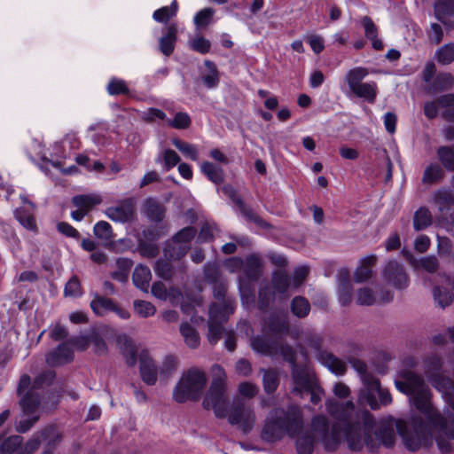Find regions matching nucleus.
<instances>
[{
	"mask_svg": "<svg viewBox=\"0 0 454 454\" xmlns=\"http://www.w3.org/2000/svg\"><path fill=\"white\" fill-rule=\"evenodd\" d=\"M442 365L441 358L431 355L424 360L423 369L432 385L443 395L453 413L442 415L436 411L430 403V391L424 380L411 372H404L403 379L395 380V385L409 396L416 409L425 415L427 423L415 416L409 424L393 419L377 424L369 411L355 412L352 401L340 403L328 399L326 411L336 423L330 427L325 416L314 417L311 427L315 435L330 451L336 450L343 439L352 450L357 451L366 446L370 451H375L380 444L387 448L395 444L396 428L409 450L415 451L423 445H429L434 439L442 453L449 452V441L454 440V384L442 375Z\"/></svg>",
	"mask_w": 454,
	"mask_h": 454,
	"instance_id": "f257e3e1",
	"label": "nucleus"
},
{
	"mask_svg": "<svg viewBox=\"0 0 454 454\" xmlns=\"http://www.w3.org/2000/svg\"><path fill=\"white\" fill-rule=\"evenodd\" d=\"M55 374L53 372L49 371L45 373L39 375L34 381L33 386H30V378L27 375H23L20 378L18 394L21 396L20 406L25 419H22L17 425L16 429L20 433L28 431L34 423L38 419L39 416L36 413L39 406V395L37 390L42 388L45 384L49 385Z\"/></svg>",
	"mask_w": 454,
	"mask_h": 454,
	"instance_id": "f03ea898",
	"label": "nucleus"
},
{
	"mask_svg": "<svg viewBox=\"0 0 454 454\" xmlns=\"http://www.w3.org/2000/svg\"><path fill=\"white\" fill-rule=\"evenodd\" d=\"M302 428V415L296 405L288 407L286 411L277 409L270 413L262 431V438L267 442L281 439L286 434L291 437L297 435Z\"/></svg>",
	"mask_w": 454,
	"mask_h": 454,
	"instance_id": "7ed1b4c3",
	"label": "nucleus"
},
{
	"mask_svg": "<svg viewBox=\"0 0 454 454\" xmlns=\"http://www.w3.org/2000/svg\"><path fill=\"white\" fill-rule=\"evenodd\" d=\"M282 354L292 365V393L297 395L309 393L310 402L313 404L321 402L324 390L318 386L315 373L310 367L297 365L294 360V352L288 347L283 349Z\"/></svg>",
	"mask_w": 454,
	"mask_h": 454,
	"instance_id": "20e7f679",
	"label": "nucleus"
},
{
	"mask_svg": "<svg viewBox=\"0 0 454 454\" xmlns=\"http://www.w3.org/2000/svg\"><path fill=\"white\" fill-rule=\"evenodd\" d=\"M212 382L203 399V407L213 410L216 418L223 419L227 415V408L230 405L226 395L227 376L224 370L218 364L211 368Z\"/></svg>",
	"mask_w": 454,
	"mask_h": 454,
	"instance_id": "39448f33",
	"label": "nucleus"
},
{
	"mask_svg": "<svg viewBox=\"0 0 454 454\" xmlns=\"http://www.w3.org/2000/svg\"><path fill=\"white\" fill-rule=\"evenodd\" d=\"M207 384L204 372L192 368L183 373L173 390V397L177 403L198 400Z\"/></svg>",
	"mask_w": 454,
	"mask_h": 454,
	"instance_id": "423d86ee",
	"label": "nucleus"
},
{
	"mask_svg": "<svg viewBox=\"0 0 454 454\" xmlns=\"http://www.w3.org/2000/svg\"><path fill=\"white\" fill-rule=\"evenodd\" d=\"M217 306H213L209 309L208 320V334L207 340L210 344L215 345L218 340L224 336V346L229 351H233L236 348V339L232 331H229L223 326L227 317L233 313L231 304L224 308V311L218 317Z\"/></svg>",
	"mask_w": 454,
	"mask_h": 454,
	"instance_id": "0eeeda50",
	"label": "nucleus"
},
{
	"mask_svg": "<svg viewBox=\"0 0 454 454\" xmlns=\"http://www.w3.org/2000/svg\"><path fill=\"white\" fill-rule=\"evenodd\" d=\"M262 268L261 259L257 255L251 254L246 258L243 273L239 277V290L243 304L247 307L254 303L253 283L259 278Z\"/></svg>",
	"mask_w": 454,
	"mask_h": 454,
	"instance_id": "6e6552de",
	"label": "nucleus"
},
{
	"mask_svg": "<svg viewBox=\"0 0 454 454\" xmlns=\"http://www.w3.org/2000/svg\"><path fill=\"white\" fill-rule=\"evenodd\" d=\"M304 341L308 347L317 352V359L322 365L336 375H343L345 373L347 367L346 364L341 359L330 352L319 350L321 347V338L317 333L312 332L305 333Z\"/></svg>",
	"mask_w": 454,
	"mask_h": 454,
	"instance_id": "1a4fd4ad",
	"label": "nucleus"
},
{
	"mask_svg": "<svg viewBox=\"0 0 454 454\" xmlns=\"http://www.w3.org/2000/svg\"><path fill=\"white\" fill-rule=\"evenodd\" d=\"M364 389L361 391L359 401L362 403L369 405L372 409L376 410L380 404L377 401V395L382 405H387L392 402L389 392L381 388L378 379L374 377H364Z\"/></svg>",
	"mask_w": 454,
	"mask_h": 454,
	"instance_id": "9d476101",
	"label": "nucleus"
},
{
	"mask_svg": "<svg viewBox=\"0 0 454 454\" xmlns=\"http://www.w3.org/2000/svg\"><path fill=\"white\" fill-rule=\"evenodd\" d=\"M228 421L237 426L244 434H248L255 424V414L252 407L244 403L235 404L231 411L227 408Z\"/></svg>",
	"mask_w": 454,
	"mask_h": 454,
	"instance_id": "9b49d317",
	"label": "nucleus"
},
{
	"mask_svg": "<svg viewBox=\"0 0 454 454\" xmlns=\"http://www.w3.org/2000/svg\"><path fill=\"white\" fill-rule=\"evenodd\" d=\"M195 234L196 230L193 227H185L182 229L173 238V247L171 249L165 247V256L169 259H179L184 256L189 249L187 243L195 237Z\"/></svg>",
	"mask_w": 454,
	"mask_h": 454,
	"instance_id": "f8f14e48",
	"label": "nucleus"
},
{
	"mask_svg": "<svg viewBox=\"0 0 454 454\" xmlns=\"http://www.w3.org/2000/svg\"><path fill=\"white\" fill-rule=\"evenodd\" d=\"M136 214L135 200L129 198L106 210V216L116 223L132 221Z\"/></svg>",
	"mask_w": 454,
	"mask_h": 454,
	"instance_id": "ddd939ff",
	"label": "nucleus"
},
{
	"mask_svg": "<svg viewBox=\"0 0 454 454\" xmlns=\"http://www.w3.org/2000/svg\"><path fill=\"white\" fill-rule=\"evenodd\" d=\"M385 280L398 289H403L408 286L409 278L404 271L403 266L398 262L389 261L383 271Z\"/></svg>",
	"mask_w": 454,
	"mask_h": 454,
	"instance_id": "4468645a",
	"label": "nucleus"
},
{
	"mask_svg": "<svg viewBox=\"0 0 454 454\" xmlns=\"http://www.w3.org/2000/svg\"><path fill=\"white\" fill-rule=\"evenodd\" d=\"M434 301L442 308H445L453 301L454 299V274L450 280L444 277L442 285H437L433 289Z\"/></svg>",
	"mask_w": 454,
	"mask_h": 454,
	"instance_id": "2eb2a0df",
	"label": "nucleus"
},
{
	"mask_svg": "<svg viewBox=\"0 0 454 454\" xmlns=\"http://www.w3.org/2000/svg\"><path fill=\"white\" fill-rule=\"evenodd\" d=\"M140 374L142 380L147 385H154L159 375V366L156 367L153 359L146 351L139 355Z\"/></svg>",
	"mask_w": 454,
	"mask_h": 454,
	"instance_id": "dca6fc26",
	"label": "nucleus"
},
{
	"mask_svg": "<svg viewBox=\"0 0 454 454\" xmlns=\"http://www.w3.org/2000/svg\"><path fill=\"white\" fill-rule=\"evenodd\" d=\"M402 254L415 270L422 269L429 273H433L439 268V262L434 255H427L417 259L411 252L406 249H403Z\"/></svg>",
	"mask_w": 454,
	"mask_h": 454,
	"instance_id": "f3484780",
	"label": "nucleus"
},
{
	"mask_svg": "<svg viewBox=\"0 0 454 454\" xmlns=\"http://www.w3.org/2000/svg\"><path fill=\"white\" fill-rule=\"evenodd\" d=\"M151 291L157 299L168 301L173 305H177L183 299L182 293L178 288L170 287L168 289L162 282L153 283Z\"/></svg>",
	"mask_w": 454,
	"mask_h": 454,
	"instance_id": "a211bd4d",
	"label": "nucleus"
},
{
	"mask_svg": "<svg viewBox=\"0 0 454 454\" xmlns=\"http://www.w3.org/2000/svg\"><path fill=\"white\" fill-rule=\"evenodd\" d=\"M251 347L252 348L262 355L266 356H276L278 354L281 355L285 360H286L282 354L283 349L289 346H280L279 348L276 343L270 342L265 337L263 336H257L251 340ZM290 348L293 350V348L290 347Z\"/></svg>",
	"mask_w": 454,
	"mask_h": 454,
	"instance_id": "6ab92c4d",
	"label": "nucleus"
},
{
	"mask_svg": "<svg viewBox=\"0 0 454 454\" xmlns=\"http://www.w3.org/2000/svg\"><path fill=\"white\" fill-rule=\"evenodd\" d=\"M73 356V349L69 347V343L64 342L48 354L46 362L51 366H58L72 361Z\"/></svg>",
	"mask_w": 454,
	"mask_h": 454,
	"instance_id": "aec40b11",
	"label": "nucleus"
},
{
	"mask_svg": "<svg viewBox=\"0 0 454 454\" xmlns=\"http://www.w3.org/2000/svg\"><path fill=\"white\" fill-rule=\"evenodd\" d=\"M263 332L273 334H286L288 333V323L285 314H274L270 317L263 325Z\"/></svg>",
	"mask_w": 454,
	"mask_h": 454,
	"instance_id": "412c9836",
	"label": "nucleus"
},
{
	"mask_svg": "<svg viewBox=\"0 0 454 454\" xmlns=\"http://www.w3.org/2000/svg\"><path fill=\"white\" fill-rule=\"evenodd\" d=\"M177 30L178 27L176 23L169 24L166 28V33L159 40L160 51L165 56H169L174 51Z\"/></svg>",
	"mask_w": 454,
	"mask_h": 454,
	"instance_id": "4be33fe9",
	"label": "nucleus"
},
{
	"mask_svg": "<svg viewBox=\"0 0 454 454\" xmlns=\"http://www.w3.org/2000/svg\"><path fill=\"white\" fill-rule=\"evenodd\" d=\"M443 213L454 205V192L449 188H441L433 193L431 200Z\"/></svg>",
	"mask_w": 454,
	"mask_h": 454,
	"instance_id": "5701e85b",
	"label": "nucleus"
},
{
	"mask_svg": "<svg viewBox=\"0 0 454 454\" xmlns=\"http://www.w3.org/2000/svg\"><path fill=\"white\" fill-rule=\"evenodd\" d=\"M376 262V256L372 254L361 260L359 267L354 273V279L356 282L361 283L367 281L372 276V267Z\"/></svg>",
	"mask_w": 454,
	"mask_h": 454,
	"instance_id": "b1692460",
	"label": "nucleus"
},
{
	"mask_svg": "<svg viewBox=\"0 0 454 454\" xmlns=\"http://www.w3.org/2000/svg\"><path fill=\"white\" fill-rule=\"evenodd\" d=\"M338 295L341 305H348L352 301V285L347 272H342L339 276Z\"/></svg>",
	"mask_w": 454,
	"mask_h": 454,
	"instance_id": "393cba45",
	"label": "nucleus"
},
{
	"mask_svg": "<svg viewBox=\"0 0 454 454\" xmlns=\"http://www.w3.org/2000/svg\"><path fill=\"white\" fill-rule=\"evenodd\" d=\"M151 279L152 274L148 267L139 264L135 268L132 280L137 288L144 292H147Z\"/></svg>",
	"mask_w": 454,
	"mask_h": 454,
	"instance_id": "a878e982",
	"label": "nucleus"
},
{
	"mask_svg": "<svg viewBox=\"0 0 454 454\" xmlns=\"http://www.w3.org/2000/svg\"><path fill=\"white\" fill-rule=\"evenodd\" d=\"M362 25L364 28L366 38L372 42V48L377 51L382 50L384 44L382 41L378 38V28L372 20L368 16H364L362 19Z\"/></svg>",
	"mask_w": 454,
	"mask_h": 454,
	"instance_id": "bb28decb",
	"label": "nucleus"
},
{
	"mask_svg": "<svg viewBox=\"0 0 454 454\" xmlns=\"http://www.w3.org/2000/svg\"><path fill=\"white\" fill-rule=\"evenodd\" d=\"M225 293H226V285L223 282H220L219 284H216L214 286V295L215 297L219 300V302L214 303L211 305L209 309L213 306H217V314L218 317H220L221 314L224 311V308L230 305V302L231 304V307L234 309L233 306V300L230 298H225Z\"/></svg>",
	"mask_w": 454,
	"mask_h": 454,
	"instance_id": "cd10ccee",
	"label": "nucleus"
},
{
	"mask_svg": "<svg viewBox=\"0 0 454 454\" xmlns=\"http://www.w3.org/2000/svg\"><path fill=\"white\" fill-rule=\"evenodd\" d=\"M262 372V385L267 394L275 392L279 384V376L277 371L273 369H261Z\"/></svg>",
	"mask_w": 454,
	"mask_h": 454,
	"instance_id": "c85d7f7f",
	"label": "nucleus"
},
{
	"mask_svg": "<svg viewBox=\"0 0 454 454\" xmlns=\"http://www.w3.org/2000/svg\"><path fill=\"white\" fill-rule=\"evenodd\" d=\"M435 18L446 24L445 18L454 14V0H438L434 4Z\"/></svg>",
	"mask_w": 454,
	"mask_h": 454,
	"instance_id": "c756f323",
	"label": "nucleus"
},
{
	"mask_svg": "<svg viewBox=\"0 0 454 454\" xmlns=\"http://www.w3.org/2000/svg\"><path fill=\"white\" fill-rule=\"evenodd\" d=\"M73 204L88 213L93 207L101 202V199L96 194L77 195L73 198Z\"/></svg>",
	"mask_w": 454,
	"mask_h": 454,
	"instance_id": "7c9ffc66",
	"label": "nucleus"
},
{
	"mask_svg": "<svg viewBox=\"0 0 454 454\" xmlns=\"http://www.w3.org/2000/svg\"><path fill=\"white\" fill-rule=\"evenodd\" d=\"M434 59L442 66L451 64L454 61V43H445L438 48L434 53Z\"/></svg>",
	"mask_w": 454,
	"mask_h": 454,
	"instance_id": "2f4dec72",
	"label": "nucleus"
},
{
	"mask_svg": "<svg viewBox=\"0 0 454 454\" xmlns=\"http://www.w3.org/2000/svg\"><path fill=\"white\" fill-rule=\"evenodd\" d=\"M367 74L368 71L364 67H359L349 70L345 76V80L350 90L353 91L359 85L363 84L362 81Z\"/></svg>",
	"mask_w": 454,
	"mask_h": 454,
	"instance_id": "473e14b6",
	"label": "nucleus"
},
{
	"mask_svg": "<svg viewBox=\"0 0 454 454\" xmlns=\"http://www.w3.org/2000/svg\"><path fill=\"white\" fill-rule=\"evenodd\" d=\"M352 92L356 97L362 98L368 102L372 103L377 97V85L374 82H364Z\"/></svg>",
	"mask_w": 454,
	"mask_h": 454,
	"instance_id": "72a5a7b5",
	"label": "nucleus"
},
{
	"mask_svg": "<svg viewBox=\"0 0 454 454\" xmlns=\"http://www.w3.org/2000/svg\"><path fill=\"white\" fill-rule=\"evenodd\" d=\"M432 223V215L427 207L419 208L413 216V227L416 231H421Z\"/></svg>",
	"mask_w": 454,
	"mask_h": 454,
	"instance_id": "f704fd0d",
	"label": "nucleus"
},
{
	"mask_svg": "<svg viewBox=\"0 0 454 454\" xmlns=\"http://www.w3.org/2000/svg\"><path fill=\"white\" fill-rule=\"evenodd\" d=\"M145 213L152 221L159 222L164 216V208L155 200L147 199L145 203Z\"/></svg>",
	"mask_w": 454,
	"mask_h": 454,
	"instance_id": "c9c22d12",
	"label": "nucleus"
},
{
	"mask_svg": "<svg viewBox=\"0 0 454 454\" xmlns=\"http://www.w3.org/2000/svg\"><path fill=\"white\" fill-rule=\"evenodd\" d=\"M201 171L207 177L215 184H220L223 180V169L208 161L201 164Z\"/></svg>",
	"mask_w": 454,
	"mask_h": 454,
	"instance_id": "e433bc0d",
	"label": "nucleus"
},
{
	"mask_svg": "<svg viewBox=\"0 0 454 454\" xmlns=\"http://www.w3.org/2000/svg\"><path fill=\"white\" fill-rule=\"evenodd\" d=\"M119 344L121 345V349L122 355L124 356L126 362L129 365L133 366L136 364V356L137 350L132 341L128 339L126 336L120 337Z\"/></svg>",
	"mask_w": 454,
	"mask_h": 454,
	"instance_id": "4c0bfd02",
	"label": "nucleus"
},
{
	"mask_svg": "<svg viewBox=\"0 0 454 454\" xmlns=\"http://www.w3.org/2000/svg\"><path fill=\"white\" fill-rule=\"evenodd\" d=\"M437 155L447 170L454 171V145L452 146H440L437 149Z\"/></svg>",
	"mask_w": 454,
	"mask_h": 454,
	"instance_id": "58836bf2",
	"label": "nucleus"
},
{
	"mask_svg": "<svg viewBox=\"0 0 454 454\" xmlns=\"http://www.w3.org/2000/svg\"><path fill=\"white\" fill-rule=\"evenodd\" d=\"M272 284L274 289L280 294H286L292 287L291 281L286 272L278 270L273 273Z\"/></svg>",
	"mask_w": 454,
	"mask_h": 454,
	"instance_id": "ea45409f",
	"label": "nucleus"
},
{
	"mask_svg": "<svg viewBox=\"0 0 454 454\" xmlns=\"http://www.w3.org/2000/svg\"><path fill=\"white\" fill-rule=\"evenodd\" d=\"M180 332L184 340L188 347L191 348H196L200 345V336L197 331L192 328L189 324H182L180 326Z\"/></svg>",
	"mask_w": 454,
	"mask_h": 454,
	"instance_id": "a19ab883",
	"label": "nucleus"
},
{
	"mask_svg": "<svg viewBox=\"0 0 454 454\" xmlns=\"http://www.w3.org/2000/svg\"><path fill=\"white\" fill-rule=\"evenodd\" d=\"M177 9V3L176 0H174L169 6H164L156 10L153 14V18L157 22H167L171 18L176 16Z\"/></svg>",
	"mask_w": 454,
	"mask_h": 454,
	"instance_id": "79ce46f5",
	"label": "nucleus"
},
{
	"mask_svg": "<svg viewBox=\"0 0 454 454\" xmlns=\"http://www.w3.org/2000/svg\"><path fill=\"white\" fill-rule=\"evenodd\" d=\"M443 176V170L438 163L429 164L422 176V182L427 184H431L440 180Z\"/></svg>",
	"mask_w": 454,
	"mask_h": 454,
	"instance_id": "37998d69",
	"label": "nucleus"
},
{
	"mask_svg": "<svg viewBox=\"0 0 454 454\" xmlns=\"http://www.w3.org/2000/svg\"><path fill=\"white\" fill-rule=\"evenodd\" d=\"M114 302L111 299L96 296L90 301V308L93 312L98 316H104L113 309Z\"/></svg>",
	"mask_w": 454,
	"mask_h": 454,
	"instance_id": "c03bdc74",
	"label": "nucleus"
},
{
	"mask_svg": "<svg viewBox=\"0 0 454 454\" xmlns=\"http://www.w3.org/2000/svg\"><path fill=\"white\" fill-rule=\"evenodd\" d=\"M156 160L158 162L162 160L164 170L168 171L169 169L174 168L176 164H178V162L180 161V157L175 151H173L171 149H164L159 154Z\"/></svg>",
	"mask_w": 454,
	"mask_h": 454,
	"instance_id": "a18cd8bd",
	"label": "nucleus"
},
{
	"mask_svg": "<svg viewBox=\"0 0 454 454\" xmlns=\"http://www.w3.org/2000/svg\"><path fill=\"white\" fill-rule=\"evenodd\" d=\"M178 366V360L174 356H167L159 366V375L162 379L170 376Z\"/></svg>",
	"mask_w": 454,
	"mask_h": 454,
	"instance_id": "49530a36",
	"label": "nucleus"
},
{
	"mask_svg": "<svg viewBox=\"0 0 454 454\" xmlns=\"http://www.w3.org/2000/svg\"><path fill=\"white\" fill-rule=\"evenodd\" d=\"M15 218L27 230L32 231H36V223L33 215L30 212L23 208H18L15 210Z\"/></svg>",
	"mask_w": 454,
	"mask_h": 454,
	"instance_id": "de8ad7c7",
	"label": "nucleus"
},
{
	"mask_svg": "<svg viewBox=\"0 0 454 454\" xmlns=\"http://www.w3.org/2000/svg\"><path fill=\"white\" fill-rule=\"evenodd\" d=\"M205 66L208 69V74L203 75L202 82L207 88H215L219 82L218 72L215 65L210 60H206Z\"/></svg>",
	"mask_w": 454,
	"mask_h": 454,
	"instance_id": "09e8293b",
	"label": "nucleus"
},
{
	"mask_svg": "<svg viewBox=\"0 0 454 454\" xmlns=\"http://www.w3.org/2000/svg\"><path fill=\"white\" fill-rule=\"evenodd\" d=\"M107 92L112 96L116 95H127L129 92V87L126 82L122 79L113 77L110 79L107 87Z\"/></svg>",
	"mask_w": 454,
	"mask_h": 454,
	"instance_id": "8fccbe9b",
	"label": "nucleus"
},
{
	"mask_svg": "<svg viewBox=\"0 0 454 454\" xmlns=\"http://www.w3.org/2000/svg\"><path fill=\"white\" fill-rule=\"evenodd\" d=\"M377 301V297L370 287H363L357 290L356 302L362 306H371Z\"/></svg>",
	"mask_w": 454,
	"mask_h": 454,
	"instance_id": "3c124183",
	"label": "nucleus"
},
{
	"mask_svg": "<svg viewBox=\"0 0 454 454\" xmlns=\"http://www.w3.org/2000/svg\"><path fill=\"white\" fill-rule=\"evenodd\" d=\"M173 145L178 149L186 158L192 160H198V150L195 145L183 142L180 139H173Z\"/></svg>",
	"mask_w": 454,
	"mask_h": 454,
	"instance_id": "603ef678",
	"label": "nucleus"
},
{
	"mask_svg": "<svg viewBox=\"0 0 454 454\" xmlns=\"http://www.w3.org/2000/svg\"><path fill=\"white\" fill-rule=\"evenodd\" d=\"M291 308L293 313L298 317H306L310 310L309 301L301 296H297L293 300Z\"/></svg>",
	"mask_w": 454,
	"mask_h": 454,
	"instance_id": "864d4df0",
	"label": "nucleus"
},
{
	"mask_svg": "<svg viewBox=\"0 0 454 454\" xmlns=\"http://www.w3.org/2000/svg\"><path fill=\"white\" fill-rule=\"evenodd\" d=\"M137 249L142 256L148 258H153L159 253V248L155 244L146 242L142 238L137 239Z\"/></svg>",
	"mask_w": 454,
	"mask_h": 454,
	"instance_id": "5fc2aeb1",
	"label": "nucleus"
},
{
	"mask_svg": "<svg viewBox=\"0 0 454 454\" xmlns=\"http://www.w3.org/2000/svg\"><path fill=\"white\" fill-rule=\"evenodd\" d=\"M134 309L142 317H149L156 313L155 306L146 301H135Z\"/></svg>",
	"mask_w": 454,
	"mask_h": 454,
	"instance_id": "6e6d98bb",
	"label": "nucleus"
},
{
	"mask_svg": "<svg viewBox=\"0 0 454 454\" xmlns=\"http://www.w3.org/2000/svg\"><path fill=\"white\" fill-rule=\"evenodd\" d=\"M22 437L13 435L5 439L0 445V454H12L21 444Z\"/></svg>",
	"mask_w": 454,
	"mask_h": 454,
	"instance_id": "4d7b16f0",
	"label": "nucleus"
},
{
	"mask_svg": "<svg viewBox=\"0 0 454 454\" xmlns=\"http://www.w3.org/2000/svg\"><path fill=\"white\" fill-rule=\"evenodd\" d=\"M93 231L97 238L103 240H110L113 237L112 226L105 221L97 223L93 228Z\"/></svg>",
	"mask_w": 454,
	"mask_h": 454,
	"instance_id": "13d9d810",
	"label": "nucleus"
},
{
	"mask_svg": "<svg viewBox=\"0 0 454 454\" xmlns=\"http://www.w3.org/2000/svg\"><path fill=\"white\" fill-rule=\"evenodd\" d=\"M215 11L212 8H204L198 12L193 18L194 25L201 27L208 25L213 18Z\"/></svg>",
	"mask_w": 454,
	"mask_h": 454,
	"instance_id": "bf43d9fd",
	"label": "nucleus"
},
{
	"mask_svg": "<svg viewBox=\"0 0 454 454\" xmlns=\"http://www.w3.org/2000/svg\"><path fill=\"white\" fill-rule=\"evenodd\" d=\"M453 76L449 73L439 74L434 82V90H443L451 88Z\"/></svg>",
	"mask_w": 454,
	"mask_h": 454,
	"instance_id": "052dcab7",
	"label": "nucleus"
},
{
	"mask_svg": "<svg viewBox=\"0 0 454 454\" xmlns=\"http://www.w3.org/2000/svg\"><path fill=\"white\" fill-rule=\"evenodd\" d=\"M168 124L175 129H186L191 124V118L188 114L184 112L177 113L173 120H168Z\"/></svg>",
	"mask_w": 454,
	"mask_h": 454,
	"instance_id": "680f3d73",
	"label": "nucleus"
},
{
	"mask_svg": "<svg viewBox=\"0 0 454 454\" xmlns=\"http://www.w3.org/2000/svg\"><path fill=\"white\" fill-rule=\"evenodd\" d=\"M314 441L309 435H301L296 441V448L299 454H311Z\"/></svg>",
	"mask_w": 454,
	"mask_h": 454,
	"instance_id": "e2e57ef3",
	"label": "nucleus"
},
{
	"mask_svg": "<svg viewBox=\"0 0 454 454\" xmlns=\"http://www.w3.org/2000/svg\"><path fill=\"white\" fill-rule=\"evenodd\" d=\"M66 296L78 297L82 295L81 284L76 276L72 277L66 284L64 290Z\"/></svg>",
	"mask_w": 454,
	"mask_h": 454,
	"instance_id": "0e129e2a",
	"label": "nucleus"
},
{
	"mask_svg": "<svg viewBox=\"0 0 454 454\" xmlns=\"http://www.w3.org/2000/svg\"><path fill=\"white\" fill-rule=\"evenodd\" d=\"M190 47L201 54H205L209 51L211 43L207 39L198 36L190 41Z\"/></svg>",
	"mask_w": 454,
	"mask_h": 454,
	"instance_id": "69168bd1",
	"label": "nucleus"
},
{
	"mask_svg": "<svg viewBox=\"0 0 454 454\" xmlns=\"http://www.w3.org/2000/svg\"><path fill=\"white\" fill-rule=\"evenodd\" d=\"M309 274V268L307 266H299L297 267L293 273L291 284L293 288L299 287L303 281L306 279Z\"/></svg>",
	"mask_w": 454,
	"mask_h": 454,
	"instance_id": "338daca9",
	"label": "nucleus"
},
{
	"mask_svg": "<svg viewBox=\"0 0 454 454\" xmlns=\"http://www.w3.org/2000/svg\"><path fill=\"white\" fill-rule=\"evenodd\" d=\"M154 270L156 275L161 278L169 279L172 277V268L168 262L157 261Z\"/></svg>",
	"mask_w": 454,
	"mask_h": 454,
	"instance_id": "774afa93",
	"label": "nucleus"
}]
</instances>
